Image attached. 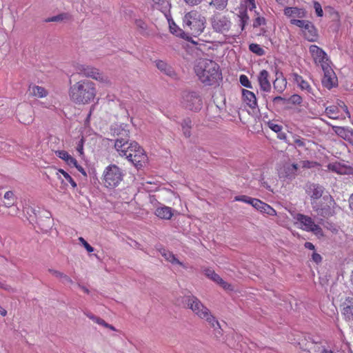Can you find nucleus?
Wrapping results in <instances>:
<instances>
[{
    "label": "nucleus",
    "mask_w": 353,
    "mask_h": 353,
    "mask_svg": "<svg viewBox=\"0 0 353 353\" xmlns=\"http://www.w3.org/2000/svg\"><path fill=\"white\" fill-rule=\"evenodd\" d=\"M273 85L274 89L278 92H281L286 87V80L283 78L280 79L279 77H276L273 82Z\"/></svg>",
    "instance_id": "nucleus-34"
},
{
    "label": "nucleus",
    "mask_w": 353,
    "mask_h": 353,
    "mask_svg": "<svg viewBox=\"0 0 353 353\" xmlns=\"http://www.w3.org/2000/svg\"><path fill=\"white\" fill-rule=\"evenodd\" d=\"M310 22V21L299 19L290 20V23L300 28L301 31L307 27Z\"/></svg>",
    "instance_id": "nucleus-39"
},
{
    "label": "nucleus",
    "mask_w": 353,
    "mask_h": 353,
    "mask_svg": "<svg viewBox=\"0 0 353 353\" xmlns=\"http://www.w3.org/2000/svg\"><path fill=\"white\" fill-rule=\"evenodd\" d=\"M185 302L188 307L199 318L205 320L208 324L217 330L219 334H221V329L219 323L215 317L212 315L209 309L207 308L201 301L194 296L185 297Z\"/></svg>",
    "instance_id": "nucleus-3"
},
{
    "label": "nucleus",
    "mask_w": 353,
    "mask_h": 353,
    "mask_svg": "<svg viewBox=\"0 0 353 353\" xmlns=\"http://www.w3.org/2000/svg\"><path fill=\"white\" fill-rule=\"evenodd\" d=\"M257 80L260 89L265 92H270L271 90V83L270 81V74L265 70H262L258 77Z\"/></svg>",
    "instance_id": "nucleus-18"
},
{
    "label": "nucleus",
    "mask_w": 353,
    "mask_h": 353,
    "mask_svg": "<svg viewBox=\"0 0 353 353\" xmlns=\"http://www.w3.org/2000/svg\"><path fill=\"white\" fill-rule=\"evenodd\" d=\"M122 170L114 164L108 165L103 172V182L107 188H115L123 180Z\"/></svg>",
    "instance_id": "nucleus-6"
},
{
    "label": "nucleus",
    "mask_w": 353,
    "mask_h": 353,
    "mask_svg": "<svg viewBox=\"0 0 353 353\" xmlns=\"http://www.w3.org/2000/svg\"><path fill=\"white\" fill-rule=\"evenodd\" d=\"M135 150H132L131 157H125L130 161L137 168L139 169L143 167L148 161V157L143 149L137 143V147H134Z\"/></svg>",
    "instance_id": "nucleus-13"
},
{
    "label": "nucleus",
    "mask_w": 353,
    "mask_h": 353,
    "mask_svg": "<svg viewBox=\"0 0 353 353\" xmlns=\"http://www.w3.org/2000/svg\"><path fill=\"white\" fill-rule=\"evenodd\" d=\"M268 125L270 128V129H271L272 131L276 133L281 132V131L282 130V126L281 125L275 123L272 121L268 122Z\"/></svg>",
    "instance_id": "nucleus-47"
},
{
    "label": "nucleus",
    "mask_w": 353,
    "mask_h": 353,
    "mask_svg": "<svg viewBox=\"0 0 353 353\" xmlns=\"http://www.w3.org/2000/svg\"><path fill=\"white\" fill-rule=\"evenodd\" d=\"M294 143L296 146L303 148L305 147V143L303 139L300 138L299 137H294Z\"/></svg>",
    "instance_id": "nucleus-51"
},
{
    "label": "nucleus",
    "mask_w": 353,
    "mask_h": 353,
    "mask_svg": "<svg viewBox=\"0 0 353 353\" xmlns=\"http://www.w3.org/2000/svg\"><path fill=\"white\" fill-rule=\"evenodd\" d=\"M252 202L254 203L252 204V206H253L255 209L258 210L259 211L261 210V208L264 204V202L257 199H255V200L252 201Z\"/></svg>",
    "instance_id": "nucleus-52"
},
{
    "label": "nucleus",
    "mask_w": 353,
    "mask_h": 353,
    "mask_svg": "<svg viewBox=\"0 0 353 353\" xmlns=\"http://www.w3.org/2000/svg\"><path fill=\"white\" fill-rule=\"evenodd\" d=\"M261 212L267 214L270 216H276V212L270 205L264 203L263 205L261 208Z\"/></svg>",
    "instance_id": "nucleus-40"
},
{
    "label": "nucleus",
    "mask_w": 353,
    "mask_h": 353,
    "mask_svg": "<svg viewBox=\"0 0 353 353\" xmlns=\"http://www.w3.org/2000/svg\"><path fill=\"white\" fill-rule=\"evenodd\" d=\"M248 197L249 196L245 195L236 196L234 197V201L245 203L246 200L248 199Z\"/></svg>",
    "instance_id": "nucleus-61"
},
{
    "label": "nucleus",
    "mask_w": 353,
    "mask_h": 353,
    "mask_svg": "<svg viewBox=\"0 0 353 353\" xmlns=\"http://www.w3.org/2000/svg\"><path fill=\"white\" fill-rule=\"evenodd\" d=\"M52 275H53L55 277H57V278H61L62 275L63 273L58 271V270H52V269H49L48 270Z\"/></svg>",
    "instance_id": "nucleus-59"
},
{
    "label": "nucleus",
    "mask_w": 353,
    "mask_h": 353,
    "mask_svg": "<svg viewBox=\"0 0 353 353\" xmlns=\"http://www.w3.org/2000/svg\"><path fill=\"white\" fill-rule=\"evenodd\" d=\"M292 77L294 81L302 90L305 91L307 94L315 96V94L313 92L312 88L310 85L309 83L304 80L301 76L296 73H294Z\"/></svg>",
    "instance_id": "nucleus-22"
},
{
    "label": "nucleus",
    "mask_w": 353,
    "mask_h": 353,
    "mask_svg": "<svg viewBox=\"0 0 353 353\" xmlns=\"http://www.w3.org/2000/svg\"><path fill=\"white\" fill-rule=\"evenodd\" d=\"M325 188L318 183H307L305 186V192L310 198L311 202H317L323 198Z\"/></svg>",
    "instance_id": "nucleus-15"
},
{
    "label": "nucleus",
    "mask_w": 353,
    "mask_h": 353,
    "mask_svg": "<svg viewBox=\"0 0 353 353\" xmlns=\"http://www.w3.org/2000/svg\"><path fill=\"white\" fill-rule=\"evenodd\" d=\"M68 18V15L66 13H61L60 14H58L57 16H54L52 17H49L45 19V21L48 22H59L62 21L65 19H67Z\"/></svg>",
    "instance_id": "nucleus-38"
},
{
    "label": "nucleus",
    "mask_w": 353,
    "mask_h": 353,
    "mask_svg": "<svg viewBox=\"0 0 353 353\" xmlns=\"http://www.w3.org/2000/svg\"><path fill=\"white\" fill-rule=\"evenodd\" d=\"M265 23V19L263 17H258L255 19L253 26L254 27H258Z\"/></svg>",
    "instance_id": "nucleus-55"
},
{
    "label": "nucleus",
    "mask_w": 353,
    "mask_h": 353,
    "mask_svg": "<svg viewBox=\"0 0 353 353\" xmlns=\"http://www.w3.org/2000/svg\"><path fill=\"white\" fill-rule=\"evenodd\" d=\"M336 205V202L330 194H325L322 200L317 202H311L313 210L317 215L323 218H328L335 214Z\"/></svg>",
    "instance_id": "nucleus-5"
},
{
    "label": "nucleus",
    "mask_w": 353,
    "mask_h": 353,
    "mask_svg": "<svg viewBox=\"0 0 353 353\" xmlns=\"http://www.w3.org/2000/svg\"><path fill=\"white\" fill-rule=\"evenodd\" d=\"M210 23L212 29L219 33H225L228 32L232 26V23L228 17L221 14H214L210 18Z\"/></svg>",
    "instance_id": "nucleus-10"
},
{
    "label": "nucleus",
    "mask_w": 353,
    "mask_h": 353,
    "mask_svg": "<svg viewBox=\"0 0 353 353\" xmlns=\"http://www.w3.org/2000/svg\"><path fill=\"white\" fill-rule=\"evenodd\" d=\"M205 24V17L197 10L187 12L183 18V28L194 37L200 35L203 32Z\"/></svg>",
    "instance_id": "nucleus-4"
},
{
    "label": "nucleus",
    "mask_w": 353,
    "mask_h": 353,
    "mask_svg": "<svg viewBox=\"0 0 353 353\" xmlns=\"http://www.w3.org/2000/svg\"><path fill=\"white\" fill-rule=\"evenodd\" d=\"M169 27L172 34L183 39H188L189 37L187 36V34L185 32V31L179 28L174 21L169 22Z\"/></svg>",
    "instance_id": "nucleus-33"
},
{
    "label": "nucleus",
    "mask_w": 353,
    "mask_h": 353,
    "mask_svg": "<svg viewBox=\"0 0 353 353\" xmlns=\"http://www.w3.org/2000/svg\"><path fill=\"white\" fill-rule=\"evenodd\" d=\"M191 121L190 119H185L183 121L181 125L183 131V134L186 137H189L190 136V125Z\"/></svg>",
    "instance_id": "nucleus-41"
},
{
    "label": "nucleus",
    "mask_w": 353,
    "mask_h": 353,
    "mask_svg": "<svg viewBox=\"0 0 353 353\" xmlns=\"http://www.w3.org/2000/svg\"><path fill=\"white\" fill-rule=\"evenodd\" d=\"M327 168L329 170L339 174H353V168L339 162L329 163L327 165Z\"/></svg>",
    "instance_id": "nucleus-19"
},
{
    "label": "nucleus",
    "mask_w": 353,
    "mask_h": 353,
    "mask_svg": "<svg viewBox=\"0 0 353 353\" xmlns=\"http://www.w3.org/2000/svg\"><path fill=\"white\" fill-rule=\"evenodd\" d=\"M155 215L159 219L170 220L172 215V209L170 207L161 205L155 210Z\"/></svg>",
    "instance_id": "nucleus-26"
},
{
    "label": "nucleus",
    "mask_w": 353,
    "mask_h": 353,
    "mask_svg": "<svg viewBox=\"0 0 353 353\" xmlns=\"http://www.w3.org/2000/svg\"><path fill=\"white\" fill-rule=\"evenodd\" d=\"M184 1L189 6H194L201 3L203 0H184Z\"/></svg>",
    "instance_id": "nucleus-58"
},
{
    "label": "nucleus",
    "mask_w": 353,
    "mask_h": 353,
    "mask_svg": "<svg viewBox=\"0 0 353 353\" xmlns=\"http://www.w3.org/2000/svg\"><path fill=\"white\" fill-rule=\"evenodd\" d=\"M195 72L199 80L207 85H212L221 79L219 65L214 61L202 59L195 65Z\"/></svg>",
    "instance_id": "nucleus-2"
},
{
    "label": "nucleus",
    "mask_w": 353,
    "mask_h": 353,
    "mask_svg": "<svg viewBox=\"0 0 353 353\" xmlns=\"http://www.w3.org/2000/svg\"><path fill=\"white\" fill-rule=\"evenodd\" d=\"M249 50L258 56H262L265 54V50L256 43H251L249 46Z\"/></svg>",
    "instance_id": "nucleus-37"
},
{
    "label": "nucleus",
    "mask_w": 353,
    "mask_h": 353,
    "mask_svg": "<svg viewBox=\"0 0 353 353\" xmlns=\"http://www.w3.org/2000/svg\"><path fill=\"white\" fill-rule=\"evenodd\" d=\"M76 150L79 154V156L82 159L84 158V152H83V140L81 139L79 140L76 146Z\"/></svg>",
    "instance_id": "nucleus-45"
},
{
    "label": "nucleus",
    "mask_w": 353,
    "mask_h": 353,
    "mask_svg": "<svg viewBox=\"0 0 353 353\" xmlns=\"http://www.w3.org/2000/svg\"><path fill=\"white\" fill-rule=\"evenodd\" d=\"M348 203H349V208H350L352 214H353V193L349 197Z\"/></svg>",
    "instance_id": "nucleus-64"
},
{
    "label": "nucleus",
    "mask_w": 353,
    "mask_h": 353,
    "mask_svg": "<svg viewBox=\"0 0 353 353\" xmlns=\"http://www.w3.org/2000/svg\"><path fill=\"white\" fill-rule=\"evenodd\" d=\"M28 91L30 95L38 98H43L48 94V92L43 87L37 85H30Z\"/></svg>",
    "instance_id": "nucleus-29"
},
{
    "label": "nucleus",
    "mask_w": 353,
    "mask_h": 353,
    "mask_svg": "<svg viewBox=\"0 0 353 353\" xmlns=\"http://www.w3.org/2000/svg\"><path fill=\"white\" fill-rule=\"evenodd\" d=\"M242 97L243 101L252 109H254L257 106V100L254 92L243 89Z\"/></svg>",
    "instance_id": "nucleus-24"
},
{
    "label": "nucleus",
    "mask_w": 353,
    "mask_h": 353,
    "mask_svg": "<svg viewBox=\"0 0 353 353\" xmlns=\"http://www.w3.org/2000/svg\"><path fill=\"white\" fill-rule=\"evenodd\" d=\"M61 281L65 285L73 283L72 280L68 275H66L65 274H63V275L61 278Z\"/></svg>",
    "instance_id": "nucleus-54"
},
{
    "label": "nucleus",
    "mask_w": 353,
    "mask_h": 353,
    "mask_svg": "<svg viewBox=\"0 0 353 353\" xmlns=\"http://www.w3.org/2000/svg\"><path fill=\"white\" fill-rule=\"evenodd\" d=\"M342 314L347 321H353V294L347 296L341 303Z\"/></svg>",
    "instance_id": "nucleus-16"
},
{
    "label": "nucleus",
    "mask_w": 353,
    "mask_h": 353,
    "mask_svg": "<svg viewBox=\"0 0 353 353\" xmlns=\"http://www.w3.org/2000/svg\"><path fill=\"white\" fill-rule=\"evenodd\" d=\"M319 64L321 66L323 74L327 73V71H329V72H334L330 65V61L328 58H327L326 60H324L323 62H321Z\"/></svg>",
    "instance_id": "nucleus-43"
},
{
    "label": "nucleus",
    "mask_w": 353,
    "mask_h": 353,
    "mask_svg": "<svg viewBox=\"0 0 353 353\" xmlns=\"http://www.w3.org/2000/svg\"><path fill=\"white\" fill-rule=\"evenodd\" d=\"M133 147H137V143L135 141H129L123 138L117 139L114 143V148L119 156L123 157H131V154L128 153L135 150Z\"/></svg>",
    "instance_id": "nucleus-12"
},
{
    "label": "nucleus",
    "mask_w": 353,
    "mask_h": 353,
    "mask_svg": "<svg viewBox=\"0 0 353 353\" xmlns=\"http://www.w3.org/2000/svg\"><path fill=\"white\" fill-rule=\"evenodd\" d=\"M298 168V164L286 162L278 169L279 176L281 179L291 181L296 176Z\"/></svg>",
    "instance_id": "nucleus-14"
},
{
    "label": "nucleus",
    "mask_w": 353,
    "mask_h": 353,
    "mask_svg": "<svg viewBox=\"0 0 353 353\" xmlns=\"http://www.w3.org/2000/svg\"><path fill=\"white\" fill-rule=\"evenodd\" d=\"M310 52L316 64L323 62L328 58L327 54L320 48L315 45H312L310 47Z\"/></svg>",
    "instance_id": "nucleus-21"
},
{
    "label": "nucleus",
    "mask_w": 353,
    "mask_h": 353,
    "mask_svg": "<svg viewBox=\"0 0 353 353\" xmlns=\"http://www.w3.org/2000/svg\"><path fill=\"white\" fill-rule=\"evenodd\" d=\"M74 167L76 168L78 170V171L80 172L84 176H87V173L85 169L81 165H80L77 161V165H74Z\"/></svg>",
    "instance_id": "nucleus-60"
},
{
    "label": "nucleus",
    "mask_w": 353,
    "mask_h": 353,
    "mask_svg": "<svg viewBox=\"0 0 353 353\" xmlns=\"http://www.w3.org/2000/svg\"><path fill=\"white\" fill-rule=\"evenodd\" d=\"M76 70L79 74L87 78H91L105 84L110 83L108 77L93 66L79 64L76 66Z\"/></svg>",
    "instance_id": "nucleus-7"
},
{
    "label": "nucleus",
    "mask_w": 353,
    "mask_h": 353,
    "mask_svg": "<svg viewBox=\"0 0 353 353\" xmlns=\"http://www.w3.org/2000/svg\"><path fill=\"white\" fill-rule=\"evenodd\" d=\"M333 130L334 132L341 138L344 139H350V136L353 134V130H350L348 128L340 126H334Z\"/></svg>",
    "instance_id": "nucleus-32"
},
{
    "label": "nucleus",
    "mask_w": 353,
    "mask_h": 353,
    "mask_svg": "<svg viewBox=\"0 0 353 353\" xmlns=\"http://www.w3.org/2000/svg\"><path fill=\"white\" fill-rule=\"evenodd\" d=\"M97 92L94 82L88 79H81L70 87L68 95L75 104L85 105L94 99Z\"/></svg>",
    "instance_id": "nucleus-1"
},
{
    "label": "nucleus",
    "mask_w": 353,
    "mask_h": 353,
    "mask_svg": "<svg viewBox=\"0 0 353 353\" xmlns=\"http://www.w3.org/2000/svg\"><path fill=\"white\" fill-rule=\"evenodd\" d=\"M204 274L205 275L214 282L219 284L220 286H221L225 290H232V288H231V285L228 284L227 282L224 281L219 274L215 273V272L210 268H206L204 270Z\"/></svg>",
    "instance_id": "nucleus-20"
},
{
    "label": "nucleus",
    "mask_w": 353,
    "mask_h": 353,
    "mask_svg": "<svg viewBox=\"0 0 353 353\" xmlns=\"http://www.w3.org/2000/svg\"><path fill=\"white\" fill-rule=\"evenodd\" d=\"M79 241L88 252H92L94 251V248L83 237H79Z\"/></svg>",
    "instance_id": "nucleus-49"
},
{
    "label": "nucleus",
    "mask_w": 353,
    "mask_h": 353,
    "mask_svg": "<svg viewBox=\"0 0 353 353\" xmlns=\"http://www.w3.org/2000/svg\"><path fill=\"white\" fill-rule=\"evenodd\" d=\"M312 260L316 263H319L320 262H321L322 261V257L321 256L318 254V253H316V252H314L312 255Z\"/></svg>",
    "instance_id": "nucleus-56"
},
{
    "label": "nucleus",
    "mask_w": 353,
    "mask_h": 353,
    "mask_svg": "<svg viewBox=\"0 0 353 353\" xmlns=\"http://www.w3.org/2000/svg\"><path fill=\"white\" fill-rule=\"evenodd\" d=\"M283 12L284 14L290 18V20L304 19L307 17L306 10L297 7H287L284 9Z\"/></svg>",
    "instance_id": "nucleus-17"
},
{
    "label": "nucleus",
    "mask_w": 353,
    "mask_h": 353,
    "mask_svg": "<svg viewBox=\"0 0 353 353\" xmlns=\"http://www.w3.org/2000/svg\"><path fill=\"white\" fill-rule=\"evenodd\" d=\"M56 154L58 157H59L64 161H66V160H68V158L70 156V154L65 150H58L56 152Z\"/></svg>",
    "instance_id": "nucleus-48"
},
{
    "label": "nucleus",
    "mask_w": 353,
    "mask_h": 353,
    "mask_svg": "<svg viewBox=\"0 0 353 353\" xmlns=\"http://www.w3.org/2000/svg\"><path fill=\"white\" fill-rule=\"evenodd\" d=\"M314 8L315 10L316 14L318 17H322L323 14V11L321 7V5L318 1L314 2Z\"/></svg>",
    "instance_id": "nucleus-50"
},
{
    "label": "nucleus",
    "mask_w": 353,
    "mask_h": 353,
    "mask_svg": "<svg viewBox=\"0 0 353 353\" xmlns=\"http://www.w3.org/2000/svg\"><path fill=\"white\" fill-rule=\"evenodd\" d=\"M239 17H240V25L241 26V30H243L245 28V26L248 22L249 17L245 11L241 12Z\"/></svg>",
    "instance_id": "nucleus-42"
},
{
    "label": "nucleus",
    "mask_w": 353,
    "mask_h": 353,
    "mask_svg": "<svg viewBox=\"0 0 353 353\" xmlns=\"http://www.w3.org/2000/svg\"><path fill=\"white\" fill-rule=\"evenodd\" d=\"M228 0H211L210 6L214 7L216 9L223 10L228 5Z\"/></svg>",
    "instance_id": "nucleus-36"
},
{
    "label": "nucleus",
    "mask_w": 353,
    "mask_h": 353,
    "mask_svg": "<svg viewBox=\"0 0 353 353\" xmlns=\"http://www.w3.org/2000/svg\"><path fill=\"white\" fill-rule=\"evenodd\" d=\"M239 81L241 84L248 88H252V84L248 79V77L245 74H241L239 77Z\"/></svg>",
    "instance_id": "nucleus-44"
},
{
    "label": "nucleus",
    "mask_w": 353,
    "mask_h": 353,
    "mask_svg": "<svg viewBox=\"0 0 353 353\" xmlns=\"http://www.w3.org/2000/svg\"><path fill=\"white\" fill-rule=\"evenodd\" d=\"M77 160L73 157H72L71 155L70 156V157L68 158V160H66V161H65L69 166L70 167H74V165H77Z\"/></svg>",
    "instance_id": "nucleus-57"
},
{
    "label": "nucleus",
    "mask_w": 353,
    "mask_h": 353,
    "mask_svg": "<svg viewBox=\"0 0 353 353\" xmlns=\"http://www.w3.org/2000/svg\"><path fill=\"white\" fill-rule=\"evenodd\" d=\"M181 104L188 110L198 112L202 108L203 101L197 92H185L182 96Z\"/></svg>",
    "instance_id": "nucleus-9"
},
{
    "label": "nucleus",
    "mask_w": 353,
    "mask_h": 353,
    "mask_svg": "<svg viewBox=\"0 0 353 353\" xmlns=\"http://www.w3.org/2000/svg\"><path fill=\"white\" fill-rule=\"evenodd\" d=\"M322 84L327 89H331L337 85V77L334 72L327 71V73L323 74L322 79Z\"/></svg>",
    "instance_id": "nucleus-23"
},
{
    "label": "nucleus",
    "mask_w": 353,
    "mask_h": 353,
    "mask_svg": "<svg viewBox=\"0 0 353 353\" xmlns=\"http://www.w3.org/2000/svg\"><path fill=\"white\" fill-rule=\"evenodd\" d=\"M159 252H160L161 256H163L166 261L172 263V264H178L183 268H185L184 264L182 262L179 261L175 257L174 254L172 252H171L168 250H166L165 249H161L159 250Z\"/></svg>",
    "instance_id": "nucleus-30"
},
{
    "label": "nucleus",
    "mask_w": 353,
    "mask_h": 353,
    "mask_svg": "<svg viewBox=\"0 0 353 353\" xmlns=\"http://www.w3.org/2000/svg\"><path fill=\"white\" fill-rule=\"evenodd\" d=\"M294 219L296 221V223L299 224V228L301 230L312 232L317 236H323L321 228L316 224L310 216L299 213L296 214Z\"/></svg>",
    "instance_id": "nucleus-8"
},
{
    "label": "nucleus",
    "mask_w": 353,
    "mask_h": 353,
    "mask_svg": "<svg viewBox=\"0 0 353 353\" xmlns=\"http://www.w3.org/2000/svg\"><path fill=\"white\" fill-rule=\"evenodd\" d=\"M341 110H343L348 117H350V113L347 105L341 100H337L335 105H331L326 107L325 109V113L332 119H339L344 117L341 113Z\"/></svg>",
    "instance_id": "nucleus-11"
},
{
    "label": "nucleus",
    "mask_w": 353,
    "mask_h": 353,
    "mask_svg": "<svg viewBox=\"0 0 353 353\" xmlns=\"http://www.w3.org/2000/svg\"><path fill=\"white\" fill-rule=\"evenodd\" d=\"M157 68L166 75L172 77H176V73L172 66L168 65L166 62L162 60H157L155 61Z\"/></svg>",
    "instance_id": "nucleus-25"
},
{
    "label": "nucleus",
    "mask_w": 353,
    "mask_h": 353,
    "mask_svg": "<svg viewBox=\"0 0 353 353\" xmlns=\"http://www.w3.org/2000/svg\"><path fill=\"white\" fill-rule=\"evenodd\" d=\"M302 32L304 37L309 41H315L317 39L318 34L316 29L311 21Z\"/></svg>",
    "instance_id": "nucleus-27"
},
{
    "label": "nucleus",
    "mask_w": 353,
    "mask_h": 353,
    "mask_svg": "<svg viewBox=\"0 0 353 353\" xmlns=\"http://www.w3.org/2000/svg\"><path fill=\"white\" fill-rule=\"evenodd\" d=\"M0 288L9 292H14V289L12 288L11 286L6 283L4 281H0Z\"/></svg>",
    "instance_id": "nucleus-53"
},
{
    "label": "nucleus",
    "mask_w": 353,
    "mask_h": 353,
    "mask_svg": "<svg viewBox=\"0 0 353 353\" xmlns=\"http://www.w3.org/2000/svg\"><path fill=\"white\" fill-rule=\"evenodd\" d=\"M57 175L58 179L61 180L63 183H65V185L70 183L73 188H77V183L72 176L63 170L59 169L57 172Z\"/></svg>",
    "instance_id": "nucleus-28"
},
{
    "label": "nucleus",
    "mask_w": 353,
    "mask_h": 353,
    "mask_svg": "<svg viewBox=\"0 0 353 353\" xmlns=\"http://www.w3.org/2000/svg\"><path fill=\"white\" fill-rule=\"evenodd\" d=\"M4 199L6 201L4 203V205L6 208H10L14 204V194L12 191H8L4 194Z\"/></svg>",
    "instance_id": "nucleus-35"
},
{
    "label": "nucleus",
    "mask_w": 353,
    "mask_h": 353,
    "mask_svg": "<svg viewBox=\"0 0 353 353\" xmlns=\"http://www.w3.org/2000/svg\"><path fill=\"white\" fill-rule=\"evenodd\" d=\"M245 1L249 3L248 7L249 8L250 10H252L253 9L256 8L254 0H245Z\"/></svg>",
    "instance_id": "nucleus-62"
},
{
    "label": "nucleus",
    "mask_w": 353,
    "mask_h": 353,
    "mask_svg": "<svg viewBox=\"0 0 353 353\" xmlns=\"http://www.w3.org/2000/svg\"><path fill=\"white\" fill-rule=\"evenodd\" d=\"M302 101V97L299 94H293L289 99V102L294 105H300Z\"/></svg>",
    "instance_id": "nucleus-46"
},
{
    "label": "nucleus",
    "mask_w": 353,
    "mask_h": 353,
    "mask_svg": "<svg viewBox=\"0 0 353 353\" xmlns=\"http://www.w3.org/2000/svg\"><path fill=\"white\" fill-rule=\"evenodd\" d=\"M153 8L159 10L163 13L169 10L170 3L167 0H151Z\"/></svg>",
    "instance_id": "nucleus-31"
},
{
    "label": "nucleus",
    "mask_w": 353,
    "mask_h": 353,
    "mask_svg": "<svg viewBox=\"0 0 353 353\" xmlns=\"http://www.w3.org/2000/svg\"><path fill=\"white\" fill-rule=\"evenodd\" d=\"M93 321H94V323H97V324H99V325H100L103 326V325H105V321L103 319H101L100 317H99V316H96V317H95V319H94Z\"/></svg>",
    "instance_id": "nucleus-63"
}]
</instances>
